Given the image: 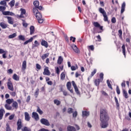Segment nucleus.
<instances>
[{
	"label": "nucleus",
	"mask_w": 131,
	"mask_h": 131,
	"mask_svg": "<svg viewBox=\"0 0 131 131\" xmlns=\"http://www.w3.org/2000/svg\"><path fill=\"white\" fill-rule=\"evenodd\" d=\"M74 89L76 94H77V95H79V91L78 90V88L76 87Z\"/></svg>",
	"instance_id": "obj_60"
},
{
	"label": "nucleus",
	"mask_w": 131,
	"mask_h": 131,
	"mask_svg": "<svg viewBox=\"0 0 131 131\" xmlns=\"http://www.w3.org/2000/svg\"><path fill=\"white\" fill-rule=\"evenodd\" d=\"M10 95L11 96H12V97H15L16 96V92H11Z\"/></svg>",
	"instance_id": "obj_63"
},
{
	"label": "nucleus",
	"mask_w": 131,
	"mask_h": 131,
	"mask_svg": "<svg viewBox=\"0 0 131 131\" xmlns=\"http://www.w3.org/2000/svg\"><path fill=\"white\" fill-rule=\"evenodd\" d=\"M6 7L3 6H0V12H2V13H4L5 11L6 10Z\"/></svg>",
	"instance_id": "obj_33"
},
{
	"label": "nucleus",
	"mask_w": 131,
	"mask_h": 131,
	"mask_svg": "<svg viewBox=\"0 0 131 131\" xmlns=\"http://www.w3.org/2000/svg\"><path fill=\"white\" fill-rule=\"evenodd\" d=\"M12 78L14 79V80L18 81L19 80V76L16 74H14L12 77Z\"/></svg>",
	"instance_id": "obj_32"
},
{
	"label": "nucleus",
	"mask_w": 131,
	"mask_h": 131,
	"mask_svg": "<svg viewBox=\"0 0 131 131\" xmlns=\"http://www.w3.org/2000/svg\"><path fill=\"white\" fill-rule=\"evenodd\" d=\"M54 103L57 106H59L61 104V101H60V100H58V99H55L54 100Z\"/></svg>",
	"instance_id": "obj_28"
},
{
	"label": "nucleus",
	"mask_w": 131,
	"mask_h": 131,
	"mask_svg": "<svg viewBox=\"0 0 131 131\" xmlns=\"http://www.w3.org/2000/svg\"><path fill=\"white\" fill-rule=\"evenodd\" d=\"M99 12L102 14V15H105L106 14H107V13H106V11H105V10L102 8H99Z\"/></svg>",
	"instance_id": "obj_21"
},
{
	"label": "nucleus",
	"mask_w": 131,
	"mask_h": 131,
	"mask_svg": "<svg viewBox=\"0 0 131 131\" xmlns=\"http://www.w3.org/2000/svg\"><path fill=\"white\" fill-rule=\"evenodd\" d=\"M23 26H24V27H27V26H28V24H27V23H26V21H25L24 20H23Z\"/></svg>",
	"instance_id": "obj_54"
},
{
	"label": "nucleus",
	"mask_w": 131,
	"mask_h": 131,
	"mask_svg": "<svg viewBox=\"0 0 131 131\" xmlns=\"http://www.w3.org/2000/svg\"><path fill=\"white\" fill-rule=\"evenodd\" d=\"M17 36V34L16 33H14L11 35H10L8 36V38L11 39V38H14V37H16Z\"/></svg>",
	"instance_id": "obj_35"
},
{
	"label": "nucleus",
	"mask_w": 131,
	"mask_h": 131,
	"mask_svg": "<svg viewBox=\"0 0 131 131\" xmlns=\"http://www.w3.org/2000/svg\"><path fill=\"white\" fill-rule=\"evenodd\" d=\"M89 115H90V112L86 111H82V116L83 117L84 116H89Z\"/></svg>",
	"instance_id": "obj_27"
},
{
	"label": "nucleus",
	"mask_w": 131,
	"mask_h": 131,
	"mask_svg": "<svg viewBox=\"0 0 131 131\" xmlns=\"http://www.w3.org/2000/svg\"><path fill=\"white\" fill-rule=\"evenodd\" d=\"M100 121H108L109 120V116L107 114L106 110L101 109L100 110Z\"/></svg>",
	"instance_id": "obj_1"
},
{
	"label": "nucleus",
	"mask_w": 131,
	"mask_h": 131,
	"mask_svg": "<svg viewBox=\"0 0 131 131\" xmlns=\"http://www.w3.org/2000/svg\"><path fill=\"white\" fill-rule=\"evenodd\" d=\"M107 83L108 88L112 89V86L111 85V83H110V81L109 80H107Z\"/></svg>",
	"instance_id": "obj_52"
},
{
	"label": "nucleus",
	"mask_w": 131,
	"mask_h": 131,
	"mask_svg": "<svg viewBox=\"0 0 131 131\" xmlns=\"http://www.w3.org/2000/svg\"><path fill=\"white\" fill-rule=\"evenodd\" d=\"M68 130L69 131H75L76 129L74 127L72 126H68Z\"/></svg>",
	"instance_id": "obj_29"
},
{
	"label": "nucleus",
	"mask_w": 131,
	"mask_h": 131,
	"mask_svg": "<svg viewBox=\"0 0 131 131\" xmlns=\"http://www.w3.org/2000/svg\"><path fill=\"white\" fill-rule=\"evenodd\" d=\"M49 56H50V53H49L43 54L41 56L42 60H45V59H46V58H48Z\"/></svg>",
	"instance_id": "obj_25"
},
{
	"label": "nucleus",
	"mask_w": 131,
	"mask_h": 131,
	"mask_svg": "<svg viewBox=\"0 0 131 131\" xmlns=\"http://www.w3.org/2000/svg\"><path fill=\"white\" fill-rule=\"evenodd\" d=\"M60 79L61 80H64L65 79V73H61L60 74Z\"/></svg>",
	"instance_id": "obj_36"
},
{
	"label": "nucleus",
	"mask_w": 131,
	"mask_h": 131,
	"mask_svg": "<svg viewBox=\"0 0 131 131\" xmlns=\"http://www.w3.org/2000/svg\"><path fill=\"white\" fill-rule=\"evenodd\" d=\"M43 74V75H51V73L50 72V70H49V68L46 67L45 68Z\"/></svg>",
	"instance_id": "obj_12"
},
{
	"label": "nucleus",
	"mask_w": 131,
	"mask_h": 131,
	"mask_svg": "<svg viewBox=\"0 0 131 131\" xmlns=\"http://www.w3.org/2000/svg\"><path fill=\"white\" fill-rule=\"evenodd\" d=\"M7 86L8 88V89L10 90V91H11V92H13L14 86H13V83L11 81H8L7 82Z\"/></svg>",
	"instance_id": "obj_8"
},
{
	"label": "nucleus",
	"mask_w": 131,
	"mask_h": 131,
	"mask_svg": "<svg viewBox=\"0 0 131 131\" xmlns=\"http://www.w3.org/2000/svg\"><path fill=\"white\" fill-rule=\"evenodd\" d=\"M99 76V80L101 81V82H102V81H103V79H104V74H103V73H100Z\"/></svg>",
	"instance_id": "obj_38"
},
{
	"label": "nucleus",
	"mask_w": 131,
	"mask_h": 131,
	"mask_svg": "<svg viewBox=\"0 0 131 131\" xmlns=\"http://www.w3.org/2000/svg\"><path fill=\"white\" fill-rule=\"evenodd\" d=\"M100 126H101V128L108 127V121H101Z\"/></svg>",
	"instance_id": "obj_5"
},
{
	"label": "nucleus",
	"mask_w": 131,
	"mask_h": 131,
	"mask_svg": "<svg viewBox=\"0 0 131 131\" xmlns=\"http://www.w3.org/2000/svg\"><path fill=\"white\" fill-rule=\"evenodd\" d=\"M39 93V89L37 88L35 92V96H36V98H37V96H38V94Z\"/></svg>",
	"instance_id": "obj_48"
},
{
	"label": "nucleus",
	"mask_w": 131,
	"mask_h": 131,
	"mask_svg": "<svg viewBox=\"0 0 131 131\" xmlns=\"http://www.w3.org/2000/svg\"><path fill=\"white\" fill-rule=\"evenodd\" d=\"M18 38H19V40H25V37L23 35L18 36Z\"/></svg>",
	"instance_id": "obj_49"
},
{
	"label": "nucleus",
	"mask_w": 131,
	"mask_h": 131,
	"mask_svg": "<svg viewBox=\"0 0 131 131\" xmlns=\"http://www.w3.org/2000/svg\"><path fill=\"white\" fill-rule=\"evenodd\" d=\"M0 26L2 27V28H3V29H6V28H8V24L4 22L0 23Z\"/></svg>",
	"instance_id": "obj_19"
},
{
	"label": "nucleus",
	"mask_w": 131,
	"mask_h": 131,
	"mask_svg": "<svg viewBox=\"0 0 131 131\" xmlns=\"http://www.w3.org/2000/svg\"><path fill=\"white\" fill-rule=\"evenodd\" d=\"M72 48L73 50V51H74V52L75 53H76L77 54H78L79 53V50L78 49V48H77V46H76V45H73L72 46Z\"/></svg>",
	"instance_id": "obj_17"
},
{
	"label": "nucleus",
	"mask_w": 131,
	"mask_h": 131,
	"mask_svg": "<svg viewBox=\"0 0 131 131\" xmlns=\"http://www.w3.org/2000/svg\"><path fill=\"white\" fill-rule=\"evenodd\" d=\"M5 18H7L8 19V22L9 24H11V25H13L14 24V20H13V18L10 16H5Z\"/></svg>",
	"instance_id": "obj_13"
},
{
	"label": "nucleus",
	"mask_w": 131,
	"mask_h": 131,
	"mask_svg": "<svg viewBox=\"0 0 131 131\" xmlns=\"http://www.w3.org/2000/svg\"><path fill=\"white\" fill-rule=\"evenodd\" d=\"M22 131H31L30 128H28V127H24L23 128L21 129Z\"/></svg>",
	"instance_id": "obj_46"
},
{
	"label": "nucleus",
	"mask_w": 131,
	"mask_h": 131,
	"mask_svg": "<svg viewBox=\"0 0 131 131\" xmlns=\"http://www.w3.org/2000/svg\"><path fill=\"white\" fill-rule=\"evenodd\" d=\"M0 5L1 6H7V2L5 1H2L0 2Z\"/></svg>",
	"instance_id": "obj_47"
},
{
	"label": "nucleus",
	"mask_w": 131,
	"mask_h": 131,
	"mask_svg": "<svg viewBox=\"0 0 131 131\" xmlns=\"http://www.w3.org/2000/svg\"><path fill=\"white\" fill-rule=\"evenodd\" d=\"M33 5L36 9H38L39 10H41V9H42V7L39 6V2L37 1H34Z\"/></svg>",
	"instance_id": "obj_9"
},
{
	"label": "nucleus",
	"mask_w": 131,
	"mask_h": 131,
	"mask_svg": "<svg viewBox=\"0 0 131 131\" xmlns=\"http://www.w3.org/2000/svg\"><path fill=\"white\" fill-rule=\"evenodd\" d=\"M68 113H69V114H71V113H73V108H69L68 110Z\"/></svg>",
	"instance_id": "obj_53"
},
{
	"label": "nucleus",
	"mask_w": 131,
	"mask_h": 131,
	"mask_svg": "<svg viewBox=\"0 0 131 131\" xmlns=\"http://www.w3.org/2000/svg\"><path fill=\"white\" fill-rule=\"evenodd\" d=\"M104 17L103 20L105 22H107L108 21V16H107V13H106L105 14H103V15H102Z\"/></svg>",
	"instance_id": "obj_39"
},
{
	"label": "nucleus",
	"mask_w": 131,
	"mask_h": 131,
	"mask_svg": "<svg viewBox=\"0 0 131 131\" xmlns=\"http://www.w3.org/2000/svg\"><path fill=\"white\" fill-rule=\"evenodd\" d=\"M3 15L4 16H14L15 13L10 11H4L2 13Z\"/></svg>",
	"instance_id": "obj_10"
},
{
	"label": "nucleus",
	"mask_w": 131,
	"mask_h": 131,
	"mask_svg": "<svg viewBox=\"0 0 131 131\" xmlns=\"http://www.w3.org/2000/svg\"><path fill=\"white\" fill-rule=\"evenodd\" d=\"M96 73H97V69H94V71L91 73V77H93V76L95 75V74H96Z\"/></svg>",
	"instance_id": "obj_50"
},
{
	"label": "nucleus",
	"mask_w": 131,
	"mask_h": 131,
	"mask_svg": "<svg viewBox=\"0 0 131 131\" xmlns=\"http://www.w3.org/2000/svg\"><path fill=\"white\" fill-rule=\"evenodd\" d=\"M116 92L118 95H120V90L119 89V87H118V86H117Z\"/></svg>",
	"instance_id": "obj_56"
},
{
	"label": "nucleus",
	"mask_w": 131,
	"mask_h": 131,
	"mask_svg": "<svg viewBox=\"0 0 131 131\" xmlns=\"http://www.w3.org/2000/svg\"><path fill=\"white\" fill-rule=\"evenodd\" d=\"M16 125L17 126V130H20V129L22 128V120H21V119H18L16 123Z\"/></svg>",
	"instance_id": "obj_6"
},
{
	"label": "nucleus",
	"mask_w": 131,
	"mask_h": 131,
	"mask_svg": "<svg viewBox=\"0 0 131 131\" xmlns=\"http://www.w3.org/2000/svg\"><path fill=\"white\" fill-rule=\"evenodd\" d=\"M111 21L112 23H116V18H115V17H113Z\"/></svg>",
	"instance_id": "obj_62"
},
{
	"label": "nucleus",
	"mask_w": 131,
	"mask_h": 131,
	"mask_svg": "<svg viewBox=\"0 0 131 131\" xmlns=\"http://www.w3.org/2000/svg\"><path fill=\"white\" fill-rule=\"evenodd\" d=\"M6 131H11V128H10V126L8 124H7Z\"/></svg>",
	"instance_id": "obj_64"
},
{
	"label": "nucleus",
	"mask_w": 131,
	"mask_h": 131,
	"mask_svg": "<svg viewBox=\"0 0 131 131\" xmlns=\"http://www.w3.org/2000/svg\"><path fill=\"white\" fill-rule=\"evenodd\" d=\"M124 11H125V2H123L121 6V14H123Z\"/></svg>",
	"instance_id": "obj_20"
},
{
	"label": "nucleus",
	"mask_w": 131,
	"mask_h": 131,
	"mask_svg": "<svg viewBox=\"0 0 131 131\" xmlns=\"http://www.w3.org/2000/svg\"><path fill=\"white\" fill-rule=\"evenodd\" d=\"M32 40H33V38H30L29 40L26 41L25 42H24V45H27V43H29V42H31V41H32Z\"/></svg>",
	"instance_id": "obj_40"
},
{
	"label": "nucleus",
	"mask_w": 131,
	"mask_h": 131,
	"mask_svg": "<svg viewBox=\"0 0 131 131\" xmlns=\"http://www.w3.org/2000/svg\"><path fill=\"white\" fill-rule=\"evenodd\" d=\"M71 70H72V71H74L75 70H76V69H77V66H73L71 67Z\"/></svg>",
	"instance_id": "obj_55"
},
{
	"label": "nucleus",
	"mask_w": 131,
	"mask_h": 131,
	"mask_svg": "<svg viewBox=\"0 0 131 131\" xmlns=\"http://www.w3.org/2000/svg\"><path fill=\"white\" fill-rule=\"evenodd\" d=\"M36 67L38 70H40V69H41V66H40L38 63H36Z\"/></svg>",
	"instance_id": "obj_57"
},
{
	"label": "nucleus",
	"mask_w": 131,
	"mask_h": 131,
	"mask_svg": "<svg viewBox=\"0 0 131 131\" xmlns=\"http://www.w3.org/2000/svg\"><path fill=\"white\" fill-rule=\"evenodd\" d=\"M14 102V99H8L6 100V104H8L9 105H11V103Z\"/></svg>",
	"instance_id": "obj_24"
},
{
	"label": "nucleus",
	"mask_w": 131,
	"mask_h": 131,
	"mask_svg": "<svg viewBox=\"0 0 131 131\" xmlns=\"http://www.w3.org/2000/svg\"><path fill=\"white\" fill-rule=\"evenodd\" d=\"M6 113V111H5V109H4V107H1L0 109V120H2L3 119V117H4V114Z\"/></svg>",
	"instance_id": "obj_11"
},
{
	"label": "nucleus",
	"mask_w": 131,
	"mask_h": 131,
	"mask_svg": "<svg viewBox=\"0 0 131 131\" xmlns=\"http://www.w3.org/2000/svg\"><path fill=\"white\" fill-rule=\"evenodd\" d=\"M100 82H101L100 79H96L95 81V85H96V86H99Z\"/></svg>",
	"instance_id": "obj_34"
},
{
	"label": "nucleus",
	"mask_w": 131,
	"mask_h": 131,
	"mask_svg": "<svg viewBox=\"0 0 131 131\" xmlns=\"http://www.w3.org/2000/svg\"><path fill=\"white\" fill-rule=\"evenodd\" d=\"M37 112H38V113H39V114H40V115H41V114H42L43 113V112H42V111H41V110H40L39 107H37Z\"/></svg>",
	"instance_id": "obj_43"
},
{
	"label": "nucleus",
	"mask_w": 131,
	"mask_h": 131,
	"mask_svg": "<svg viewBox=\"0 0 131 131\" xmlns=\"http://www.w3.org/2000/svg\"><path fill=\"white\" fill-rule=\"evenodd\" d=\"M5 107L7 110H12V106L7 103L5 104Z\"/></svg>",
	"instance_id": "obj_26"
},
{
	"label": "nucleus",
	"mask_w": 131,
	"mask_h": 131,
	"mask_svg": "<svg viewBox=\"0 0 131 131\" xmlns=\"http://www.w3.org/2000/svg\"><path fill=\"white\" fill-rule=\"evenodd\" d=\"M62 62H63V57H62V56H59L57 60V64L61 65V64H62Z\"/></svg>",
	"instance_id": "obj_23"
},
{
	"label": "nucleus",
	"mask_w": 131,
	"mask_h": 131,
	"mask_svg": "<svg viewBox=\"0 0 131 131\" xmlns=\"http://www.w3.org/2000/svg\"><path fill=\"white\" fill-rule=\"evenodd\" d=\"M40 122L41 123V124H43V125H46V126H50V122H49V120L47 119H41L40 120Z\"/></svg>",
	"instance_id": "obj_4"
},
{
	"label": "nucleus",
	"mask_w": 131,
	"mask_h": 131,
	"mask_svg": "<svg viewBox=\"0 0 131 131\" xmlns=\"http://www.w3.org/2000/svg\"><path fill=\"white\" fill-rule=\"evenodd\" d=\"M122 53L125 58V46L124 45L122 46Z\"/></svg>",
	"instance_id": "obj_37"
},
{
	"label": "nucleus",
	"mask_w": 131,
	"mask_h": 131,
	"mask_svg": "<svg viewBox=\"0 0 131 131\" xmlns=\"http://www.w3.org/2000/svg\"><path fill=\"white\" fill-rule=\"evenodd\" d=\"M12 106L14 109H17L18 108V103L16 101H13L12 102Z\"/></svg>",
	"instance_id": "obj_22"
},
{
	"label": "nucleus",
	"mask_w": 131,
	"mask_h": 131,
	"mask_svg": "<svg viewBox=\"0 0 131 131\" xmlns=\"http://www.w3.org/2000/svg\"><path fill=\"white\" fill-rule=\"evenodd\" d=\"M30 34L32 35L34 33V27L32 26L30 27Z\"/></svg>",
	"instance_id": "obj_30"
},
{
	"label": "nucleus",
	"mask_w": 131,
	"mask_h": 131,
	"mask_svg": "<svg viewBox=\"0 0 131 131\" xmlns=\"http://www.w3.org/2000/svg\"><path fill=\"white\" fill-rule=\"evenodd\" d=\"M93 24L94 27H96V28H99L100 30H103V26H101L99 23L97 21L93 22Z\"/></svg>",
	"instance_id": "obj_7"
},
{
	"label": "nucleus",
	"mask_w": 131,
	"mask_h": 131,
	"mask_svg": "<svg viewBox=\"0 0 131 131\" xmlns=\"http://www.w3.org/2000/svg\"><path fill=\"white\" fill-rule=\"evenodd\" d=\"M8 54V51L4 50L3 49H0V54Z\"/></svg>",
	"instance_id": "obj_42"
},
{
	"label": "nucleus",
	"mask_w": 131,
	"mask_h": 131,
	"mask_svg": "<svg viewBox=\"0 0 131 131\" xmlns=\"http://www.w3.org/2000/svg\"><path fill=\"white\" fill-rule=\"evenodd\" d=\"M33 12L34 14H35V17L36 19L38 20V23L40 24L43 23V19H42V16L41 15V14L39 12H38V10L37 8H33Z\"/></svg>",
	"instance_id": "obj_2"
},
{
	"label": "nucleus",
	"mask_w": 131,
	"mask_h": 131,
	"mask_svg": "<svg viewBox=\"0 0 131 131\" xmlns=\"http://www.w3.org/2000/svg\"><path fill=\"white\" fill-rule=\"evenodd\" d=\"M73 117L76 118L77 117V112L75 111L74 113H73Z\"/></svg>",
	"instance_id": "obj_59"
},
{
	"label": "nucleus",
	"mask_w": 131,
	"mask_h": 131,
	"mask_svg": "<svg viewBox=\"0 0 131 131\" xmlns=\"http://www.w3.org/2000/svg\"><path fill=\"white\" fill-rule=\"evenodd\" d=\"M41 45L43 47H45V48H48L49 44H48V42L43 39H42L41 41Z\"/></svg>",
	"instance_id": "obj_16"
},
{
	"label": "nucleus",
	"mask_w": 131,
	"mask_h": 131,
	"mask_svg": "<svg viewBox=\"0 0 131 131\" xmlns=\"http://www.w3.org/2000/svg\"><path fill=\"white\" fill-rule=\"evenodd\" d=\"M115 101L116 102V106L117 107H119V103H118V99H117V98L116 97H115Z\"/></svg>",
	"instance_id": "obj_51"
},
{
	"label": "nucleus",
	"mask_w": 131,
	"mask_h": 131,
	"mask_svg": "<svg viewBox=\"0 0 131 131\" xmlns=\"http://www.w3.org/2000/svg\"><path fill=\"white\" fill-rule=\"evenodd\" d=\"M35 45H33V48H35L36 47H38L39 46V43H38V41L37 40H35L34 41Z\"/></svg>",
	"instance_id": "obj_44"
},
{
	"label": "nucleus",
	"mask_w": 131,
	"mask_h": 131,
	"mask_svg": "<svg viewBox=\"0 0 131 131\" xmlns=\"http://www.w3.org/2000/svg\"><path fill=\"white\" fill-rule=\"evenodd\" d=\"M9 5L11 8L15 6V0H12L9 3Z\"/></svg>",
	"instance_id": "obj_41"
},
{
	"label": "nucleus",
	"mask_w": 131,
	"mask_h": 131,
	"mask_svg": "<svg viewBox=\"0 0 131 131\" xmlns=\"http://www.w3.org/2000/svg\"><path fill=\"white\" fill-rule=\"evenodd\" d=\"M32 118H34L36 121L39 119V117L38 116V114L35 112L32 113Z\"/></svg>",
	"instance_id": "obj_14"
},
{
	"label": "nucleus",
	"mask_w": 131,
	"mask_h": 131,
	"mask_svg": "<svg viewBox=\"0 0 131 131\" xmlns=\"http://www.w3.org/2000/svg\"><path fill=\"white\" fill-rule=\"evenodd\" d=\"M20 11L21 12L20 15H17V18H25L26 17V10L23 8H21Z\"/></svg>",
	"instance_id": "obj_3"
},
{
	"label": "nucleus",
	"mask_w": 131,
	"mask_h": 131,
	"mask_svg": "<svg viewBox=\"0 0 131 131\" xmlns=\"http://www.w3.org/2000/svg\"><path fill=\"white\" fill-rule=\"evenodd\" d=\"M67 88L68 90H70L71 89V82H68L67 83Z\"/></svg>",
	"instance_id": "obj_45"
},
{
	"label": "nucleus",
	"mask_w": 131,
	"mask_h": 131,
	"mask_svg": "<svg viewBox=\"0 0 131 131\" xmlns=\"http://www.w3.org/2000/svg\"><path fill=\"white\" fill-rule=\"evenodd\" d=\"M14 117H15V115H11L9 116V120H13L14 119Z\"/></svg>",
	"instance_id": "obj_58"
},
{
	"label": "nucleus",
	"mask_w": 131,
	"mask_h": 131,
	"mask_svg": "<svg viewBox=\"0 0 131 131\" xmlns=\"http://www.w3.org/2000/svg\"><path fill=\"white\" fill-rule=\"evenodd\" d=\"M89 50H91V51H94V50L95 49V48H94V46H93V45L89 46Z\"/></svg>",
	"instance_id": "obj_61"
},
{
	"label": "nucleus",
	"mask_w": 131,
	"mask_h": 131,
	"mask_svg": "<svg viewBox=\"0 0 131 131\" xmlns=\"http://www.w3.org/2000/svg\"><path fill=\"white\" fill-rule=\"evenodd\" d=\"M27 67V62H26V60H24L22 64L21 70H23V71H25V70H26Z\"/></svg>",
	"instance_id": "obj_15"
},
{
	"label": "nucleus",
	"mask_w": 131,
	"mask_h": 131,
	"mask_svg": "<svg viewBox=\"0 0 131 131\" xmlns=\"http://www.w3.org/2000/svg\"><path fill=\"white\" fill-rule=\"evenodd\" d=\"M25 118L26 121H29V120H30V116H29V114L28 113H25Z\"/></svg>",
	"instance_id": "obj_18"
},
{
	"label": "nucleus",
	"mask_w": 131,
	"mask_h": 131,
	"mask_svg": "<svg viewBox=\"0 0 131 131\" xmlns=\"http://www.w3.org/2000/svg\"><path fill=\"white\" fill-rule=\"evenodd\" d=\"M123 96L126 99H127L128 98V95L127 94V92L125 90H123Z\"/></svg>",
	"instance_id": "obj_31"
}]
</instances>
